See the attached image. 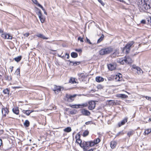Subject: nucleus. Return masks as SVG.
Wrapping results in <instances>:
<instances>
[{"label":"nucleus","instance_id":"1","mask_svg":"<svg viewBox=\"0 0 151 151\" xmlns=\"http://www.w3.org/2000/svg\"><path fill=\"white\" fill-rule=\"evenodd\" d=\"M137 4L141 12H145L150 8V3L148 0H138Z\"/></svg>","mask_w":151,"mask_h":151},{"label":"nucleus","instance_id":"2","mask_svg":"<svg viewBox=\"0 0 151 151\" xmlns=\"http://www.w3.org/2000/svg\"><path fill=\"white\" fill-rule=\"evenodd\" d=\"M117 61L118 63L122 65L126 63L130 64L132 62V60L129 56L126 57L124 59L119 58Z\"/></svg>","mask_w":151,"mask_h":151},{"label":"nucleus","instance_id":"3","mask_svg":"<svg viewBox=\"0 0 151 151\" xmlns=\"http://www.w3.org/2000/svg\"><path fill=\"white\" fill-rule=\"evenodd\" d=\"M112 50V49L111 47H107L101 49L99 51V53L101 55H106L110 53Z\"/></svg>","mask_w":151,"mask_h":151},{"label":"nucleus","instance_id":"4","mask_svg":"<svg viewBox=\"0 0 151 151\" xmlns=\"http://www.w3.org/2000/svg\"><path fill=\"white\" fill-rule=\"evenodd\" d=\"M134 42L132 41L129 42L124 48V50H125L127 53H128L131 48L134 46Z\"/></svg>","mask_w":151,"mask_h":151},{"label":"nucleus","instance_id":"5","mask_svg":"<svg viewBox=\"0 0 151 151\" xmlns=\"http://www.w3.org/2000/svg\"><path fill=\"white\" fill-rule=\"evenodd\" d=\"M131 69L133 71L137 73L138 74L141 75L143 73L142 70L140 68L137 67L135 65H133Z\"/></svg>","mask_w":151,"mask_h":151},{"label":"nucleus","instance_id":"6","mask_svg":"<svg viewBox=\"0 0 151 151\" xmlns=\"http://www.w3.org/2000/svg\"><path fill=\"white\" fill-rule=\"evenodd\" d=\"M77 94H74L73 95H71L70 94H66L65 96V97L67 101L69 102H71L73 101L75 98L77 96Z\"/></svg>","mask_w":151,"mask_h":151},{"label":"nucleus","instance_id":"7","mask_svg":"<svg viewBox=\"0 0 151 151\" xmlns=\"http://www.w3.org/2000/svg\"><path fill=\"white\" fill-rule=\"evenodd\" d=\"M61 89L63 90V87L60 86H57L56 85H54L53 88H52V90L56 94H58L59 92L61 91Z\"/></svg>","mask_w":151,"mask_h":151},{"label":"nucleus","instance_id":"8","mask_svg":"<svg viewBox=\"0 0 151 151\" xmlns=\"http://www.w3.org/2000/svg\"><path fill=\"white\" fill-rule=\"evenodd\" d=\"M37 14L39 17L40 19L41 22L42 23H43L45 22V18L43 16L42 14L41 13V11L39 10Z\"/></svg>","mask_w":151,"mask_h":151},{"label":"nucleus","instance_id":"9","mask_svg":"<svg viewBox=\"0 0 151 151\" xmlns=\"http://www.w3.org/2000/svg\"><path fill=\"white\" fill-rule=\"evenodd\" d=\"M1 37L5 39H12V36L9 34L6 33H3L1 34Z\"/></svg>","mask_w":151,"mask_h":151},{"label":"nucleus","instance_id":"10","mask_svg":"<svg viewBox=\"0 0 151 151\" xmlns=\"http://www.w3.org/2000/svg\"><path fill=\"white\" fill-rule=\"evenodd\" d=\"M89 104L88 109L90 110L94 109L95 107V103L93 101H91L88 102Z\"/></svg>","mask_w":151,"mask_h":151},{"label":"nucleus","instance_id":"11","mask_svg":"<svg viewBox=\"0 0 151 151\" xmlns=\"http://www.w3.org/2000/svg\"><path fill=\"white\" fill-rule=\"evenodd\" d=\"M95 145L94 141L86 142L85 144V146L87 147H88L89 146L92 147Z\"/></svg>","mask_w":151,"mask_h":151},{"label":"nucleus","instance_id":"12","mask_svg":"<svg viewBox=\"0 0 151 151\" xmlns=\"http://www.w3.org/2000/svg\"><path fill=\"white\" fill-rule=\"evenodd\" d=\"M81 113L83 115L85 116H89L90 114V112L85 109H82L81 110Z\"/></svg>","mask_w":151,"mask_h":151},{"label":"nucleus","instance_id":"13","mask_svg":"<svg viewBox=\"0 0 151 151\" xmlns=\"http://www.w3.org/2000/svg\"><path fill=\"white\" fill-rule=\"evenodd\" d=\"M78 79L81 81H83L85 78L86 76L83 73H79L78 74Z\"/></svg>","mask_w":151,"mask_h":151},{"label":"nucleus","instance_id":"14","mask_svg":"<svg viewBox=\"0 0 151 151\" xmlns=\"http://www.w3.org/2000/svg\"><path fill=\"white\" fill-rule=\"evenodd\" d=\"M9 112L8 109L7 108H3L2 109V113L4 116H6V114H8Z\"/></svg>","mask_w":151,"mask_h":151},{"label":"nucleus","instance_id":"15","mask_svg":"<svg viewBox=\"0 0 151 151\" xmlns=\"http://www.w3.org/2000/svg\"><path fill=\"white\" fill-rule=\"evenodd\" d=\"M12 111L16 115H18L19 114V111L18 107H14L12 108Z\"/></svg>","mask_w":151,"mask_h":151},{"label":"nucleus","instance_id":"16","mask_svg":"<svg viewBox=\"0 0 151 151\" xmlns=\"http://www.w3.org/2000/svg\"><path fill=\"white\" fill-rule=\"evenodd\" d=\"M108 68L111 70H112L115 69L116 66L112 64H109L107 65Z\"/></svg>","mask_w":151,"mask_h":151},{"label":"nucleus","instance_id":"17","mask_svg":"<svg viewBox=\"0 0 151 151\" xmlns=\"http://www.w3.org/2000/svg\"><path fill=\"white\" fill-rule=\"evenodd\" d=\"M127 118H125L121 122L118 123V126L119 127H120L121 126L124 125L125 123L127 122Z\"/></svg>","mask_w":151,"mask_h":151},{"label":"nucleus","instance_id":"18","mask_svg":"<svg viewBox=\"0 0 151 151\" xmlns=\"http://www.w3.org/2000/svg\"><path fill=\"white\" fill-rule=\"evenodd\" d=\"M80 135L79 134H78L75 137L76 139V142L78 144H80L81 142V140L80 139Z\"/></svg>","mask_w":151,"mask_h":151},{"label":"nucleus","instance_id":"19","mask_svg":"<svg viewBox=\"0 0 151 151\" xmlns=\"http://www.w3.org/2000/svg\"><path fill=\"white\" fill-rule=\"evenodd\" d=\"M96 80L97 82H100L104 81V79L101 77L97 76L96 77Z\"/></svg>","mask_w":151,"mask_h":151},{"label":"nucleus","instance_id":"20","mask_svg":"<svg viewBox=\"0 0 151 151\" xmlns=\"http://www.w3.org/2000/svg\"><path fill=\"white\" fill-rule=\"evenodd\" d=\"M32 111L30 110H23L22 112L23 113L26 114L27 116L29 115L30 114Z\"/></svg>","mask_w":151,"mask_h":151},{"label":"nucleus","instance_id":"21","mask_svg":"<svg viewBox=\"0 0 151 151\" xmlns=\"http://www.w3.org/2000/svg\"><path fill=\"white\" fill-rule=\"evenodd\" d=\"M36 36L43 39L46 40L48 38L46 37L44 35L41 34H38L36 35Z\"/></svg>","mask_w":151,"mask_h":151},{"label":"nucleus","instance_id":"22","mask_svg":"<svg viewBox=\"0 0 151 151\" xmlns=\"http://www.w3.org/2000/svg\"><path fill=\"white\" fill-rule=\"evenodd\" d=\"M88 106L87 103H85L81 104H78L77 106L79 107V108H82L83 107H86Z\"/></svg>","mask_w":151,"mask_h":151},{"label":"nucleus","instance_id":"23","mask_svg":"<svg viewBox=\"0 0 151 151\" xmlns=\"http://www.w3.org/2000/svg\"><path fill=\"white\" fill-rule=\"evenodd\" d=\"M117 97L119 98H121L122 99H124L127 98L128 96L127 95L124 94H120L117 95Z\"/></svg>","mask_w":151,"mask_h":151},{"label":"nucleus","instance_id":"24","mask_svg":"<svg viewBox=\"0 0 151 151\" xmlns=\"http://www.w3.org/2000/svg\"><path fill=\"white\" fill-rule=\"evenodd\" d=\"M117 144V143L114 141H113L111 142L110 145L111 147L112 148H114L116 146Z\"/></svg>","mask_w":151,"mask_h":151},{"label":"nucleus","instance_id":"25","mask_svg":"<svg viewBox=\"0 0 151 151\" xmlns=\"http://www.w3.org/2000/svg\"><path fill=\"white\" fill-rule=\"evenodd\" d=\"M9 92L10 90L8 88H6L4 89L3 91V92L4 94H7L8 95H9Z\"/></svg>","mask_w":151,"mask_h":151},{"label":"nucleus","instance_id":"26","mask_svg":"<svg viewBox=\"0 0 151 151\" xmlns=\"http://www.w3.org/2000/svg\"><path fill=\"white\" fill-rule=\"evenodd\" d=\"M69 83L72 84L76 83L77 82L75 81V79L73 78H71L69 81Z\"/></svg>","mask_w":151,"mask_h":151},{"label":"nucleus","instance_id":"27","mask_svg":"<svg viewBox=\"0 0 151 151\" xmlns=\"http://www.w3.org/2000/svg\"><path fill=\"white\" fill-rule=\"evenodd\" d=\"M71 56L72 57L74 58H76L78 57V55L76 52H71Z\"/></svg>","mask_w":151,"mask_h":151},{"label":"nucleus","instance_id":"28","mask_svg":"<svg viewBox=\"0 0 151 151\" xmlns=\"http://www.w3.org/2000/svg\"><path fill=\"white\" fill-rule=\"evenodd\" d=\"M63 130L65 132H69L71 131L72 129L70 127H68L65 129Z\"/></svg>","mask_w":151,"mask_h":151},{"label":"nucleus","instance_id":"29","mask_svg":"<svg viewBox=\"0 0 151 151\" xmlns=\"http://www.w3.org/2000/svg\"><path fill=\"white\" fill-rule=\"evenodd\" d=\"M119 51L117 50H115L114 51V52L112 54V56L114 57L115 56H119Z\"/></svg>","mask_w":151,"mask_h":151},{"label":"nucleus","instance_id":"30","mask_svg":"<svg viewBox=\"0 0 151 151\" xmlns=\"http://www.w3.org/2000/svg\"><path fill=\"white\" fill-rule=\"evenodd\" d=\"M134 133V131L133 130H131L128 132L127 133V135L129 137L132 135Z\"/></svg>","mask_w":151,"mask_h":151},{"label":"nucleus","instance_id":"31","mask_svg":"<svg viewBox=\"0 0 151 151\" xmlns=\"http://www.w3.org/2000/svg\"><path fill=\"white\" fill-rule=\"evenodd\" d=\"M109 104L111 105H116V103L114 100H109Z\"/></svg>","mask_w":151,"mask_h":151},{"label":"nucleus","instance_id":"32","mask_svg":"<svg viewBox=\"0 0 151 151\" xmlns=\"http://www.w3.org/2000/svg\"><path fill=\"white\" fill-rule=\"evenodd\" d=\"M89 132L88 130H85L83 133L82 135L84 137L87 136L89 134Z\"/></svg>","mask_w":151,"mask_h":151},{"label":"nucleus","instance_id":"33","mask_svg":"<svg viewBox=\"0 0 151 151\" xmlns=\"http://www.w3.org/2000/svg\"><path fill=\"white\" fill-rule=\"evenodd\" d=\"M104 37V35L103 34H102L101 37L98 40L97 43H99L101 42L103 40Z\"/></svg>","mask_w":151,"mask_h":151},{"label":"nucleus","instance_id":"34","mask_svg":"<svg viewBox=\"0 0 151 151\" xmlns=\"http://www.w3.org/2000/svg\"><path fill=\"white\" fill-rule=\"evenodd\" d=\"M24 124L26 127H28L29 125V122L28 120H26L25 121Z\"/></svg>","mask_w":151,"mask_h":151},{"label":"nucleus","instance_id":"35","mask_svg":"<svg viewBox=\"0 0 151 151\" xmlns=\"http://www.w3.org/2000/svg\"><path fill=\"white\" fill-rule=\"evenodd\" d=\"M22 59V57L21 56H18L15 58H14V60L17 62H19Z\"/></svg>","mask_w":151,"mask_h":151},{"label":"nucleus","instance_id":"36","mask_svg":"<svg viewBox=\"0 0 151 151\" xmlns=\"http://www.w3.org/2000/svg\"><path fill=\"white\" fill-rule=\"evenodd\" d=\"M77 111L76 109H73L70 111V114L72 115H73L76 114L77 113Z\"/></svg>","mask_w":151,"mask_h":151},{"label":"nucleus","instance_id":"37","mask_svg":"<svg viewBox=\"0 0 151 151\" xmlns=\"http://www.w3.org/2000/svg\"><path fill=\"white\" fill-rule=\"evenodd\" d=\"M70 63H72L74 65H79L80 63V62H74L73 61H70Z\"/></svg>","mask_w":151,"mask_h":151},{"label":"nucleus","instance_id":"38","mask_svg":"<svg viewBox=\"0 0 151 151\" xmlns=\"http://www.w3.org/2000/svg\"><path fill=\"white\" fill-rule=\"evenodd\" d=\"M78 104H74V105H71L70 104L69 105V106L71 108H79V107L77 106V105Z\"/></svg>","mask_w":151,"mask_h":151},{"label":"nucleus","instance_id":"39","mask_svg":"<svg viewBox=\"0 0 151 151\" xmlns=\"http://www.w3.org/2000/svg\"><path fill=\"white\" fill-rule=\"evenodd\" d=\"M100 141V139L99 138H97L96 139H95L94 140V142H95V144H97Z\"/></svg>","mask_w":151,"mask_h":151},{"label":"nucleus","instance_id":"40","mask_svg":"<svg viewBox=\"0 0 151 151\" xmlns=\"http://www.w3.org/2000/svg\"><path fill=\"white\" fill-rule=\"evenodd\" d=\"M124 134V132L123 131H120L118 133L116 134V136L117 137L119 136L120 135H122Z\"/></svg>","mask_w":151,"mask_h":151},{"label":"nucleus","instance_id":"41","mask_svg":"<svg viewBox=\"0 0 151 151\" xmlns=\"http://www.w3.org/2000/svg\"><path fill=\"white\" fill-rule=\"evenodd\" d=\"M5 78L7 80L9 81L12 80V78L11 76H9L8 75H6L5 77Z\"/></svg>","mask_w":151,"mask_h":151},{"label":"nucleus","instance_id":"42","mask_svg":"<svg viewBox=\"0 0 151 151\" xmlns=\"http://www.w3.org/2000/svg\"><path fill=\"white\" fill-rule=\"evenodd\" d=\"M20 70L19 68H17L15 72V74H16L17 75H18L20 74Z\"/></svg>","mask_w":151,"mask_h":151},{"label":"nucleus","instance_id":"43","mask_svg":"<svg viewBox=\"0 0 151 151\" xmlns=\"http://www.w3.org/2000/svg\"><path fill=\"white\" fill-rule=\"evenodd\" d=\"M115 79L117 81H120L121 78H120V77L119 75L116 76V77H115Z\"/></svg>","mask_w":151,"mask_h":151},{"label":"nucleus","instance_id":"44","mask_svg":"<svg viewBox=\"0 0 151 151\" xmlns=\"http://www.w3.org/2000/svg\"><path fill=\"white\" fill-rule=\"evenodd\" d=\"M151 132V129H148L146 130L145 131V133L146 134H148Z\"/></svg>","mask_w":151,"mask_h":151},{"label":"nucleus","instance_id":"45","mask_svg":"<svg viewBox=\"0 0 151 151\" xmlns=\"http://www.w3.org/2000/svg\"><path fill=\"white\" fill-rule=\"evenodd\" d=\"M78 40H80V42H84L83 40V38L81 37H79L78 38Z\"/></svg>","mask_w":151,"mask_h":151},{"label":"nucleus","instance_id":"46","mask_svg":"<svg viewBox=\"0 0 151 151\" xmlns=\"http://www.w3.org/2000/svg\"><path fill=\"white\" fill-rule=\"evenodd\" d=\"M33 2L35 4L37 5V6H38V4H39L37 1V0H32Z\"/></svg>","mask_w":151,"mask_h":151},{"label":"nucleus","instance_id":"47","mask_svg":"<svg viewBox=\"0 0 151 151\" xmlns=\"http://www.w3.org/2000/svg\"><path fill=\"white\" fill-rule=\"evenodd\" d=\"M86 42H88V43H89L90 44H92V43L90 42V40L88 39L87 37H86Z\"/></svg>","mask_w":151,"mask_h":151},{"label":"nucleus","instance_id":"48","mask_svg":"<svg viewBox=\"0 0 151 151\" xmlns=\"http://www.w3.org/2000/svg\"><path fill=\"white\" fill-rule=\"evenodd\" d=\"M38 6L39 7H40L42 9V10L43 11H45V9H44L43 8V6L40 4H38Z\"/></svg>","mask_w":151,"mask_h":151},{"label":"nucleus","instance_id":"49","mask_svg":"<svg viewBox=\"0 0 151 151\" xmlns=\"http://www.w3.org/2000/svg\"><path fill=\"white\" fill-rule=\"evenodd\" d=\"M98 1L102 6L104 5V4L103 2L101 0H98Z\"/></svg>","mask_w":151,"mask_h":151},{"label":"nucleus","instance_id":"50","mask_svg":"<svg viewBox=\"0 0 151 151\" xmlns=\"http://www.w3.org/2000/svg\"><path fill=\"white\" fill-rule=\"evenodd\" d=\"M92 124V122L91 121H88L86 122L85 124L86 125L91 124Z\"/></svg>","mask_w":151,"mask_h":151},{"label":"nucleus","instance_id":"51","mask_svg":"<svg viewBox=\"0 0 151 151\" xmlns=\"http://www.w3.org/2000/svg\"><path fill=\"white\" fill-rule=\"evenodd\" d=\"M75 50L78 52H82V50L81 49H76Z\"/></svg>","mask_w":151,"mask_h":151},{"label":"nucleus","instance_id":"52","mask_svg":"<svg viewBox=\"0 0 151 151\" xmlns=\"http://www.w3.org/2000/svg\"><path fill=\"white\" fill-rule=\"evenodd\" d=\"M147 21L148 22H150V23H151V17H149V18L147 19Z\"/></svg>","mask_w":151,"mask_h":151},{"label":"nucleus","instance_id":"53","mask_svg":"<svg viewBox=\"0 0 151 151\" xmlns=\"http://www.w3.org/2000/svg\"><path fill=\"white\" fill-rule=\"evenodd\" d=\"M29 35V33H26L24 34V35L26 37H27Z\"/></svg>","mask_w":151,"mask_h":151},{"label":"nucleus","instance_id":"54","mask_svg":"<svg viewBox=\"0 0 151 151\" xmlns=\"http://www.w3.org/2000/svg\"><path fill=\"white\" fill-rule=\"evenodd\" d=\"M98 88L99 89H101L102 88V86L101 85H99L98 86Z\"/></svg>","mask_w":151,"mask_h":151},{"label":"nucleus","instance_id":"55","mask_svg":"<svg viewBox=\"0 0 151 151\" xmlns=\"http://www.w3.org/2000/svg\"><path fill=\"white\" fill-rule=\"evenodd\" d=\"M141 23L143 24H145V21L144 20H142L141 21Z\"/></svg>","mask_w":151,"mask_h":151},{"label":"nucleus","instance_id":"56","mask_svg":"<svg viewBox=\"0 0 151 151\" xmlns=\"http://www.w3.org/2000/svg\"><path fill=\"white\" fill-rule=\"evenodd\" d=\"M65 55H67V58L68 59V58H69V55L68 54H67V53H66L65 54Z\"/></svg>","mask_w":151,"mask_h":151},{"label":"nucleus","instance_id":"57","mask_svg":"<svg viewBox=\"0 0 151 151\" xmlns=\"http://www.w3.org/2000/svg\"><path fill=\"white\" fill-rule=\"evenodd\" d=\"M2 144V141L1 139H0V146H1Z\"/></svg>","mask_w":151,"mask_h":151},{"label":"nucleus","instance_id":"58","mask_svg":"<svg viewBox=\"0 0 151 151\" xmlns=\"http://www.w3.org/2000/svg\"><path fill=\"white\" fill-rule=\"evenodd\" d=\"M146 98L147 99H148L150 100H151V98H150L148 96H146Z\"/></svg>","mask_w":151,"mask_h":151},{"label":"nucleus","instance_id":"59","mask_svg":"<svg viewBox=\"0 0 151 151\" xmlns=\"http://www.w3.org/2000/svg\"><path fill=\"white\" fill-rule=\"evenodd\" d=\"M14 68V67L13 66H12V67H11V68H10V69H11V72H12L13 70V68Z\"/></svg>","mask_w":151,"mask_h":151},{"label":"nucleus","instance_id":"60","mask_svg":"<svg viewBox=\"0 0 151 151\" xmlns=\"http://www.w3.org/2000/svg\"><path fill=\"white\" fill-rule=\"evenodd\" d=\"M12 88H19V87H12Z\"/></svg>","mask_w":151,"mask_h":151},{"label":"nucleus","instance_id":"61","mask_svg":"<svg viewBox=\"0 0 151 151\" xmlns=\"http://www.w3.org/2000/svg\"><path fill=\"white\" fill-rule=\"evenodd\" d=\"M120 1L123 3H125V2L123 0H120Z\"/></svg>","mask_w":151,"mask_h":151},{"label":"nucleus","instance_id":"62","mask_svg":"<svg viewBox=\"0 0 151 151\" xmlns=\"http://www.w3.org/2000/svg\"><path fill=\"white\" fill-rule=\"evenodd\" d=\"M44 12V13L45 14L47 15V12H46L45 11H45H43Z\"/></svg>","mask_w":151,"mask_h":151},{"label":"nucleus","instance_id":"63","mask_svg":"<svg viewBox=\"0 0 151 151\" xmlns=\"http://www.w3.org/2000/svg\"><path fill=\"white\" fill-rule=\"evenodd\" d=\"M3 31H2L0 29V33H3Z\"/></svg>","mask_w":151,"mask_h":151},{"label":"nucleus","instance_id":"64","mask_svg":"<svg viewBox=\"0 0 151 151\" xmlns=\"http://www.w3.org/2000/svg\"><path fill=\"white\" fill-rule=\"evenodd\" d=\"M86 151H93V150L92 149H91L89 150H86Z\"/></svg>","mask_w":151,"mask_h":151}]
</instances>
